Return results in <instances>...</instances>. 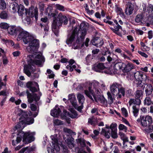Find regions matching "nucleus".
Returning <instances> with one entry per match:
<instances>
[{
    "mask_svg": "<svg viewBox=\"0 0 153 153\" xmlns=\"http://www.w3.org/2000/svg\"><path fill=\"white\" fill-rule=\"evenodd\" d=\"M100 50L98 49H96L92 51V53L94 54H97L99 52Z\"/></svg>",
    "mask_w": 153,
    "mask_h": 153,
    "instance_id": "338daca9",
    "label": "nucleus"
},
{
    "mask_svg": "<svg viewBox=\"0 0 153 153\" xmlns=\"http://www.w3.org/2000/svg\"><path fill=\"white\" fill-rule=\"evenodd\" d=\"M19 7L17 3H14L11 5L10 7L12 8L13 12L15 13L18 10Z\"/></svg>",
    "mask_w": 153,
    "mask_h": 153,
    "instance_id": "c9c22d12",
    "label": "nucleus"
},
{
    "mask_svg": "<svg viewBox=\"0 0 153 153\" xmlns=\"http://www.w3.org/2000/svg\"><path fill=\"white\" fill-rule=\"evenodd\" d=\"M123 63L119 62L116 63L114 66V68L116 70H118L121 69L123 65Z\"/></svg>",
    "mask_w": 153,
    "mask_h": 153,
    "instance_id": "58836bf2",
    "label": "nucleus"
},
{
    "mask_svg": "<svg viewBox=\"0 0 153 153\" xmlns=\"http://www.w3.org/2000/svg\"><path fill=\"white\" fill-rule=\"evenodd\" d=\"M37 9H34L33 7H31L29 9V12L27 14L28 16L26 15V17L25 18V21L26 22H25V23H27V24H30V18H32L34 16L36 18L37 16ZM22 19L23 21L25 20H23V19Z\"/></svg>",
    "mask_w": 153,
    "mask_h": 153,
    "instance_id": "9b49d317",
    "label": "nucleus"
},
{
    "mask_svg": "<svg viewBox=\"0 0 153 153\" xmlns=\"http://www.w3.org/2000/svg\"><path fill=\"white\" fill-rule=\"evenodd\" d=\"M118 94L117 95V99H120L122 97H124L125 94V90L123 87H121L118 89Z\"/></svg>",
    "mask_w": 153,
    "mask_h": 153,
    "instance_id": "393cba45",
    "label": "nucleus"
},
{
    "mask_svg": "<svg viewBox=\"0 0 153 153\" xmlns=\"http://www.w3.org/2000/svg\"><path fill=\"white\" fill-rule=\"evenodd\" d=\"M27 58V64L24 65L23 70L24 72L30 76L31 73H33L35 71V69L32 66L36 65L41 66L42 63L45 61V59L40 52H35L32 55L28 56Z\"/></svg>",
    "mask_w": 153,
    "mask_h": 153,
    "instance_id": "f03ea898",
    "label": "nucleus"
},
{
    "mask_svg": "<svg viewBox=\"0 0 153 153\" xmlns=\"http://www.w3.org/2000/svg\"><path fill=\"white\" fill-rule=\"evenodd\" d=\"M34 133L30 131L24 132L22 131H20L18 134V136L16 138V143H18L21 141L23 138V141L25 144L30 143L33 141L34 138L33 135Z\"/></svg>",
    "mask_w": 153,
    "mask_h": 153,
    "instance_id": "0eeeda50",
    "label": "nucleus"
},
{
    "mask_svg": "<svg viewBox=\"0 0 153 153\" xmlns=\"http://www.w3.org/2000/svg\"><path fill=\"white\" fill-rule=\"evenodd\" d=\"M83 104H81V105L79 106H78V105H77V104H76V106H74L75 108L77 110L79 111L80 112H81L82 111V109L83 108Z\"/></svg>",
    "mask_w": 153,
    "mask_h": 153,
    "instance_id": "5fc2aeb1",
    "label": "nucleus"
},
{
    "mask_svg": "<svg viewBox=\"0 0 153 153\" xmlns=\"http://www.w3.org/2000/svg\"><path fill=\"white\" fill-rule=\"evenodd\" d=\"M26 86L33 92H37L39 90L38 84L35 82H28L27 83Z\"/></svg>",
    "mask_w": 153,
    "mask_h": 153,
    "instance_id": "f8f14e48",
    "label": "nucleus"
},
{
    "mask_svg": "<svg viewBox=\"0 0 153 153\" xmlns=\"http://www.w3.org/2000/svg\"><path fill=\"white\" fill-rule=\"evenodd\" d=\"M146 86L145 87V92L146 96L149 95H151L153 91V88L152 85L150 84H147L146 85Z\"/></svg>",
    "mask_w": 153,
    "mask_h": 153,
    "instance_id": "cd10ccee",
    "label": "nucleus"
},
{
    "mask_svg": "<svg viewBox=\"0 0 153 153\" xmlns=\"http://www.w3.org/2000/svg\"><path fill=\"white\" fill-rule=\"evenodd\" d=\"M119 128L120 130H123L125 132H126L127 130V127L122 124H120L119 125Z\"/></svg>",
    "mask_w": 153,
    "mask_h": 153,
    "instance_id": "3c124183",
    "label": "nucleus"
},
{
    "mask_svg": "<svg viewBox=\"0 0 153 153\" xmlns=\"http://www.w3.org/2000/svg\"><path fill=\"white\" fill-rule=\"evenodd\" d=\"M98 108H92L91 111L92 114L95 113L96 114L99 115L98 112Z\"/></svg>",
    "mask_w": 153,
    "mask_h": 153,
    "instance_id": "864d4df0",
    "label": "nucleus"
},
{
    "mask_svg": "<svg viewBox=\"0 0 153 153\" xmlns=\"http://www.w3.org/2000/svg\"><path fill=\"white\" fill-rule=\"evenodd\" d=\"M77 98L79 103L80 104H83L85 100L84 96L81 94H78L77 95Z\"/></svg>",
    "mask_w": 153,
    "mask_h": 153,
    "instance_id": "f704fd0d",
    "label": "nucleus"
},
{
    "mask_svg": "<svg viewBox=\"0 0 153 153\" xmlns=\"http://www.w3.org/2000/svg\"><path fill=\"white\" fill-rule=\"evenodd\" d=\"M6 4L4 1L0 0V8L1 9H4L6 8Z\"/></svg>",
    "mask_w": 153,
    "mask_h": 153,
    "instance_id": "09e8293b",
    "label": "nucleus"
},
{
    "mask_svg": "<svg viewBox=\"0 0 153 153\" xmlns=\"http://www.w3.org/2000/svg\"><path fill=\"white\" fill-rule=\"evenodd\" d=\"M76 140L78 144L82 147H84L86 146L85 141L83 139L79 138Z\"/></svg>",
    "mask_w": 153,
    "mask_h": 153,
    "instance_id": "4c0bfd02",
    "label": "nucleus"
},
{
    "mask_svg": "<svg viewBox=\"0 0 153 153\" xmlns=\"http://www.w3.org/2000/svg\"><path fill=\"white\" fill-rule=\"evenodd\" d=\"M137 121L140 122L141 126L143 127H146L149 126L152 123V118L149 115L145 116H140V119H138Z\"/></svg>",
    "mask_w": 153,
    "mask_h": 153,
    "instance_id": "1a4fd4ad",
    "label": "nucleus"
},
{
    "mask_svg": "<svg viewBox=\"0 0 153 153\" xmlns=\"http://www.w3.org/2000/svg\"><path fill=\"white\" fill-rule=\"evenodd\" d=\"M18 112V115L21 116L20 120L21 122H19L15 127L16 129L19 128H22L23 127L21 125H22V123L28 125H30L33 123L34 121V120L33 118L30 117V116L27 115L26 113L23 111L21 110H17Z\"/></svg>",
    "mask_w": 153,
    "mask_h": 153,
    "instance_id": "423d86ee",
    "label": "nucleus"
},
{
    "mask_svg": "<svg viewBox=\"0 0 153 153\" xmlns=\"http://www.w3.org/2000/svg\"><path fill=\"white\" fill-rule=\"evenodd\" d=\"M138 53L142 56L145 58H147L148 57V56L146 53L141 51H138Z\"/></svg>",
    "mask_w": 153,
    "mask_h": 153,
    "instance_id": "13d9d810",
    "label": "nucleus"
},
{
    "mask_svg": "<svg viewBox=\"0 0 153 153\" xmlns=\"http://www.w3.org/2000/svg\"><path fill=\"white\" fill-rule=\"evenodd\" d=\"M52 140L53 147L56 151H58L60 150V147L58 144V141L57 138V135L55 134L51 135V137Z\"/></svg>",
    "mask_w": 153,
    "mask_h": 153,
    "instance_id": "dca6fc26",
    "label": "nucleus"
},
{
    "mask_svg": "<svg viewBox=\"0 0 153 153\" xmlns=\"http://www.w3.org/2000/svg\"><path fill=\"white\" fill-rule=\"evenodd\" d=\"M127 7L126 9L125 13L127 15L131 14L134 10L132 5L131 3L128 2L127 4Z\"/></svg>",
    "mask_w": 153,
    "mask_h": 153,
    "instance_id": "5701e85b",
    "label": "nucleus"
},
{
    "mask_svg": "<svg viewBox=\"0 0 153 153\" xmlns=\"http://www.w3.org/2000/svg\"><path fill=\"white\" fill-rule=\"evenodd\" d=\"M70 140L69 139H67V141L68 142V145L70 149H72V148L74 146V144L71 141H69Z\"/></svg>",
    "mask_w": 153,
    "mask_h": 153,
    "instance_id": "6e6d98bb",
    "label": "nucleus"
},
{
    "mask_svg": "<svg viewBox=\"0 0 153 153\" xmlns=\"http://www.w3.org/2000/svg\"><path fill=\"white\" fill-rule=\"evenodd\" d=\"M24 30L21 27H18L16 28V31H19L20 33H21L22 31Z\"/></svg>",
    "mask_w": 153,
    "mask_h": 153,
    "instance_id": "0e129e2a",
    "label": "nucleus"
},
{
    "mask_svg": "<svg viewBox=\"0 0 153 153\" xmlns=\"http://www.w3.org/2000/svg\"><path fill=\"white\" fill-rule=\"evenodd\" d=\"M105 68L103 63H99L93 65L92 68L93 70L96 71L100 72L101 70L105 69Z\"/></svg>",
    "mask_w": 153,
    "mask_h": 153,
    "instance_id": "aec40b11",
    "label": "nucleus"
},
{
    "mask_svg": "<svg viewBox=\"0 0 153 153\" xmlns=\"http://www.w3.org/2000/svg\"><path fill=\"white\" fill-rule=\"evenodd\" d=\"M152 103V101L150 97H147L144 100V104L147 105H150Z\"/></svg>",
    "mask_w": 153,
    "mask_h": 153,
    "instance_id": "37998d69",
    "label": "nucleus"
},
{
    "mask_svg": "<svg viewBox=\"0 0 153 153\" xmlns=\"http://www.w3.org/2000/svg\"><path fill=\"white\" fill-rule=\"evenodd\" d=\"M7 14L5 11H2L0 13V17L3 19H6L7 18Z\"/></svg>",
    "mask_w": 153,
    "mask_h": 153,
    "instance_id": "8fccbe9b",
    "label": "nucleus"
},
{
    "mask_svg": "<svg viewBox=\"0 0 153 153\" xmlns=\"http://www.w3.org/2000/svg\"><path fill=\"white\" fill-rule=\"evenodd\" d=\"M97 123V120L96 118L94 116H92L91 118L88 119V123L93 126H94Z\"/></svg>",
    "mask_w": 153,
    "mask_h": 153,
    "instance_id": "473e14b6",
    "label": "nucleus"
},
{
    "mask_svg": "<svg viewBox=\"0 0 153 153\" xmlns=\"http://www.w3.org/2000/svg\"><path fill=\"white\" fill-rule=\"evenodd\" d=\"M140 13L137 14L135 18V21L137 23L142 22V21L143 20V19L145 17H147L148 18V16H146L145 13Z\"/></svg>",
    "mask_w": 153,
    "mask_h": 153,
    "instance_id": "4be33fe9",
    "label": "nucleus"
},
{
    "mask_svg": "<svg viewBox=\"0 0 153 153\" xmlns=\"http://www.w3.org/2000/svg\"><path fill=\"white\" fill-rule=\"evenodd\" d=\"M63 131H64L65 132L68 133L69 134H71V133L72 132L71 130L70 129L66 128H64L63 129Z\"/></svg>",
    "mask_w": 153,
    "mask_h": 153,
    "instance_id": "680f3d73",
    "label": "nucleus"
},
{
    "mask_svg": "<svg viewBox=\"0 0 153 153\" xmlns=\"http://www.w3.org/2000/svg\"><path fill=\"white\" fill-rule=\"evenodd\" d=\"M91 42L93 45L97 47H100L103 44L102 39L98 37L94 38L91 41Z\"/></svg>",
    "mask_w": 153,
    "mask_h": 153,
    "instance_id": "a211bd4d",
    "label": "nucleus"
},
{
    "mask_svg": "<svg viewBox=\"0 0 153 153\" xmlns=\"http://www.w3.org/2000/svg\"><path fill=\"white\" fill-rule=\"evenodd\" d=\"M117 124L116 123H112L110 126V128L111 130V135L113 138H117L118 137L117 133Z\"/></svg>",
    "mask_w": 153,
    "mask_h": 153,
    "instance_id": "2eb2a0df",
    "label": "nucleus"
},
{
    "mask_svg": "<svg viewBox=\"0 0 153 153\" xmlns=\"http://www.w3.org/2000/svg\"><path fill=\"white\" fill-rule=\"evenodd\" d=\"M134 68L133 65L131 63H128L126 65L124 68L123 71L124 72H127L130 71Z\"/></svg>",
    "mask_w": 153,
    "mask_h": 153,
    "instance_id": "a878e982",
    "label": "nucleus"
},
{
    "mask_svg": "<svg viewBox=\"0 0 153 153\" xmlns=\"http://www.w3.org/2000/svg\"><path fill=\"white\" fill-rule=\"evenodd\" d=\"M71 28L74 29L69 34L66 41L67 44L69 46H72V48L76 49L82 47L84 44L83 42L86 34V29L88 26L84 22H82L80 26L78 25L74 19H71L70 21L69 26Z\"/></svg>",
    "mask_w": 153,
    "mask_h": 153,
    "instance_id": "f257e3e1",
    "label": "nucleus"
},
{
    "mask_svg": "<svg viewBox=\"0 0 153 153\" xmlns=\"http://www.w3.org/2000/svg\"><path fill=\"white\" fill-rule=\"evenodd\" d=\"M56 7L57 9L58 10H59L61 11L64 10V7L63 6L58 4L56 5Z\"/></svg>",
    "mask_w": 153,
    "mask_h": 153,
    "instance_id": "4d7b16f0",
    "label": "nucleus"
},
{
    "mask_svg": "<svg viewBox=\"0 0 153 153\" xmlns=\"http://www.w3.org/2000/svg\"><path fill=\"white\" fill-rule=\"evenodd\" d=\"M20 54V52L19 51H16L14 52L13 53V55L14 56H17Z\"/></svg>",
    "mask_w": 153,
    "mask_h": 153,
    "instance_id": "052dcab7",
    "label": "nucleus"
},
{
    "mask_svg": "<svg viewBox=\"0 0 153 153\" xmlns=\"http://www.w3.org/2000/svg\"><path fill=\"white\" fill-rule=\"evenodd\" d=\"M25 93L27 94L28 102L30 103H32L34 100L36 102L37 101L40 99V97L39 96H37L36 94H32L28 90H27L26 92L25 91L21 92L19 94V95L21 97L25 95Z\"/></svg>",
    "mask_w": 153,
    "mask_h": 153,
    "instance_id": "9d476101",
    "label": "nucleus"
},
{
    "mask_svg": "<svg viewBox=\"0 0 153 153\" xmlns=\"http://www.w3.org/2000/svg\"><path fill=\"white\" fill-rule=\"evenodd\" d=\"M110 53L109 51H107L105 52L104 55L107 58V61L110 62L112 60V58L110 56Z\"/></svg>",
    "mask_w": 153,
    "mask_h": 153,
    "instance_id": "49530a36",
    "label": "nucleus"
},
{
    "mask_svg": "<svg viewBox=\"0 0 153 153\" xmlns=\"http://www.w3.org/2000/svg\"><path fill=\"white\" fill-rule=\"evenodd\" d=\"M71 112L69 113V116L72 118H77L78 117V114L76 111L71 109Z\"/></svg>",
    "mask_w": 153,
    "mask_h": 153,
    "instance_id": "72a5a7b5",
    "label": "nucleus"
},
{
    "mask_svg": "<svg viewBox=\"0 0 153 153\" xmlns=\"http://www.w3.org/2000/svg\"><path fill=\"white\" fill-rule=\"evenodd\" d=\"M143 11L142 13H145L146 16H148V21L151 24H153V6L152 4L148 5L147 10H146V5L145 4L142 5Z\"/></svg>",
    "mask_w": 153,
    "mask_h": 153,
    "instance_id": "6e6552de",
    "label": "nucleus"
},
{
    "mask_svg": "<svg viewBox=\"0 0 153 153\" xmlns=\"http://www.w3.org/2000/svg\"><path fill=\"white\" fill-rule=\"evenodd\" d=\"M99 83L98 82L96 81H94L92 83V87L88 88V90H85V94L92 100H93L92 96L96 100V96L99 95L101 91L100 89L99 88Z\"/></svg>",
    "mask_w": 153,
    "mask_h": 153,
    "instance_id": "20e7f679",
    "label": "nucleus"
},
{
    "mask_svg": "<svg viewBox=\"0 0 153 153\" xmlns=\"http://www.w3.org/2000/svg\"><path fill=\"white\" fill-rule=\"evenodd\" d=\"M53 123L55 125H59L64 124L63 122L57 119H55L53 120Z\"/></svg>",
    "mask_w": 153,
    "mask_h": 153,
    "instance_id": "de8ad7c7",
    "label": "nucleus"
},
{
    "mask_svg": "<svg viewBox=\"0 0 153 153\" xmlns=\"http://www.w3.org/2000/svg\"><path fill=\"white\" fill-rule=\"evenodd\" d=\"M63 106H61L60 108L56 106L55 108L51 111V115L54 117H58L61 111V109L63 110Z\"/></svg>",
    "mask_w": 153,
    "mask_h": 153,
    "instance_id": "412c9836",
    "label": "nucleus"
},
{
    "mask_svg": "<svg viewBox=\"0 0 153 153\" xmlns=\"http://www.w3.org/2000/svg\"><path fill=\"white\" fill-rule=\"evenodd\" d=\"M98 101L101 103L102 106L107 107V101L103 96H100L98 99Z\"/></svg>",
    "mask_w": 153,
    "mask_h": 153,
    "instance_id": "c85d7f7f",
    "label": "nucleus"
},
{
    "mask_svg": "<svg viewBox=\"0 0 153 153\" xmlns=\"http://www.w3.org/2000/svg\"><path fill=\"white\" fill-rule=\"evenodd\" d=\"M120 85L117 83H113L110 86V89L111 93L114 96H117L118 94V89Z\"/></svg>",
    "mask_w": 153,
    "mask_h": 153,
    "instance_id": "4468645a",
    "label": "nucleus"
},
{
    "mask_svg": "<svg viewBox=\"0 0 153 153\" xmlns=\"http://www.w3.org/2000/svg\"><path fill=\"white\" fill-rule=\"evenodd\" d=\"M141 100L140 99H131L129 101L128 103L130 106L132 104L139 105L141 103Z\"/></svg>",
    "mask_w": 153,
    "mask_h": 153,
    "instance_id": "c756f323",
    "label": "nucleus"
},
{
    "mask_svg": "<svg viewBox=\"0 0 153 153\" xmlns=\"http://www.w3.org/2000/svg\"><path fill=\"white\" fill-rule=\"evenodd\" d=\"M41 27L43 28L45 33L48 31L49 27L47 23L46 24L41 23L40 25Z\"/></svg>",
    "mask_w": 153,
    "mask_h": 153,
    "instance_id": "a19ab883",
    "label": "nucleus"
},
{
    "mask_svg": "<svg viewBox=\"0 0 153 153\" xmlns=\"http://www.w3.org/2000/svg\"><path fill=\"white\" fill-rule=\"evenodd\" d=\"M91 59V55H88L85 58L87 62H89Z\"/></svg>",
    "mask_w": 153,
    "mask_h": 153,
    "instance_id": "69168bd1",
    "label": "nucleus"
},
{
    "mask_svg": "<svg viewBox=\"0 0 153 153\" xmlns=\"http://www.w3.org/2000/svg\"><path fill=\"white\" fill-rule=\"evenodd\" d=\"M148 38L149 39H151L153 37L152 31L151 30L149 31L148 32Z\"/></svg>",
    "mask_w": 153,
    "mask_h": 153,
    "instance_id": "e2e57ef3",
    "label": "nucleus"
},
{
    "mask_svg": "<svg viewBox=\"0 0 153 153\" xmlns=\"http://www.w3.org/2000/svg\"><path fill=\"white\" fill-rule=\"evenodd\" d=\"M135 97L136 99H140L143 95V91L142 90H137L135 94Z\"/></svg>",
    "mask_w": 153,
    "mask_h": 153,
    "instance_id": "e433bc0d",
    "label": "nucleus"
},
{
    "mask_svg": "<svg viewBox=\"0 0 153 153\" xmlns=\"http://www.w3.org/2000/svg\"><path fill=\"white\" fill-rule=\"evenodd\" d=\"M102 133H104L105 136L107 138L110 137L111 133H110V129L109 128H107L106 129H102Z\"/></svg>",
    "mask_w": 153,
    "mask_h": 153,
    "instance_id": "2f4dec72",
    "label": "nucleus"
},
{
    "mask_svg": "<svg viewBox=\"0 0 153 153\" xmlns=\"http://www.w3.org/2000/svg\"><path fill=\"white\" fill-rule=\"evenodd\" d=\"M75 62V61L73 59H71L69 61L68 63L69 64L68 65L66 66V68L68 70H69L70 72H72L73 71L74 69L77 71L78 73H80L81 72V71L79 69H77L76 68V66L75 65H73V64ZM78 67L77 68H79V66L78 65Z\"/></svg>",
    "mask_w": 153,
    "mask_h": 153,
    "instance_id": "ddd939ff",
    "label": "nucleus"
},
{
    "mask_svg": "<svg viewBox=\"0 0 153 153\" xmlns=\"http://www.w3.org/2000/svg\"><path fill=\"white\" fill-rule=\"evenodd\" d=\"M68 100L73 106H76V100L73 93L69 94L68 96Z\"/></svg>",
    "mask_w": 153,
    "mask_h": 153,
    "instance_id": "b1692460",
    "label": "nucleus"
},
{
    "mask_svg": "<svg viewBox=\"0 0 153 153\" xmlns=\"http://www.w3.org/2000/svg\"><path fill=\"white\" fill-rule=\"evenodd\" d=\"M68 19L67 17L63 15L61 13H59L57 18H54L52 24L53 31L57 36L58 35V30L57 27L60 26L63 23L64 25H67L68 22Z\"/></svg>",
    "mask_w": 153,
    "mask_h": 153,
    "instance_id": "39448f33",
    "label": "nucleus"
},
{
    "mask_svg": "<svg viewBox=\"0 0 153 153\" xmlns=\"http://www.w3.org/2000/svg\"><path fill=\"white\" fill-rule=\"evenodd\" d=\"M107 94L109 103L110 104H112L114 101V98L112 97L111 93L109 91H108Z\"/></svg>",
    "mask_w": 153,
    "mask_h": 153,
    "instance_id": "79ce46f5",
    "label": "nucleus"
},
{
    "mask_svg": "<svg viewBox=\"0 0 153 153\" xmlns=\"http://www.w3.org/2000/svg\"><path fill=\"white\" fill-rule=\"evenodd\" d=\"M148 67L146 66L144 68H140V70L145 72H148Z\"/></svg>",
    "mask_w": 153,
    "mask_h": 153,
    "instance_id": "774afa93",
    "label": "nucleus"
},
{
    "mask_svg": "<svg viewBox=\"0 0 153 153\" xmlns=\"http://www.w3.org/2000/svg\"><path fill=\"white\" fill-rule=\"evenodd\" d=\"M114 153H120V151L117 146L114 147V150L113 151Z\"/></svg>",
    "mask_w": 153,
    "mask_h": 153,
    "instance_id": "bf43d9fd",
    "label": "nucleus"
},
{
    "mask_svg": "<svg viewBox=\"0 0 153 153\" xmlns=\"http://www.w3.org/2000/svg\"><path fill=\"white\" fill-rule=\"evenodd\" d=\"M18 13L19 16L22 17L23 19V17H25L27 15L29 10L27 9H25V7L22 5H20L18 11Z\"/></svg>",
    "mask_w": 153,
    "mask_h": 153,
    "instance_id": "f3484780",
    "label": "nucleus"
},
{
    "mask_svg": "<svg viewBox=\"0 0 153 153\" xmlns=\"http://www.w3.org/2000/svg\"><path fill=\"white\" fill-rule=\"evenodd\" d=\"M7 29L8 33L10 35H13L16 33V27L14 26H9Z\"/></svg>",
    "mask_w": 153,
    "mask_h": 153,
    "instance_id": "7c9ffc66",
    "label": "nucleus"
},
{
    "mask_svg": "<svg viewBox=\"0 0 153 153\" xmlns=\"http://www.w3.org/2000/svg\"><path fill=\"white\" fill-rule=\"evenodd\" d=\"M134 77L137 80H143V81H146L148 78L146 75H143L142 73L139 71H137L134 74Z\"/></svg>",
    "mask_w": 153,
    "mask_h": 153,
    "instance_id": "6ab92c4d",
    "label": "nucleus"
},
{
    "mask_svg": "<svg viewBox=\"0 0 153 153\" xmlns=\"http://www.w3.org/2000/svg\"><path fill=\"white\" fill-rule=\"evenodd\" d=\"M30 108L31 110L33 111H37V113L36 112V114L34 115V117H35L37 115L38 111L39 108V107H37V106L34 104H30Z\"/></svg>",
    "mask_w": 153,
    "mask_h": 153,
    "instance_id": "ea45409f",
    "label": "nucleus"
},
{
    "mask_svg": "<svg viewBox=\"0 0 153 153\" xmlns=\"http://www.w3.org/2000/svg\"><path fill=\"white\" fill-rule=\"evenodd\" d=\"M8 24L5 22H2L0 24V27L1 29L7 30L9 27Z\"/></svg>",
    "mask_w": 153,
    "mask_h": 153,
    "instance_id": "c03bdc74",
    "label": "nucleus"
},
{
    "mask_svg": "<svg viewBox=\"0 0 153 153\" xmlns=\"http://www.w3.org/2000/svg\"><path fill=\"white\" fill-rule=\"evenodd\" d=\"M122 114L125 117H127L128 116V113L126 109L124 108H121Z\"/></svg>",
    "mask_w": 153,
    "mask_h": 153,
    "instance_id": "603ef678",
    "label": "nucleus"
},
{
    "mask_svg": "<svg viewBox=\"0 0 153 153\" xmlns=\"http://www.w3.org/2000/svg\"><path fill=\"white\" fill-rule=\"evenodd\" d=\"M114 28L111 27L110 29L115 33L119 36L121 35V33L118 31L120 29H122V27L121 26L119 25H117V26H115L114 27Z\"/></svg>",
    "mask_w": 153,
    "mask_h": 153,
    "instance_id": "bb28decb",
    "label": "nucleus"
},
{
    "mask_svg": "<svg viewBox=\"0 0 153 153\" xmlns=\"http://www.w3.org/2000/svg\"><path fill=\"white\" fill-rule=\"evenodd\" d=\"M18 38L19 39H22L25 44H28L26 49L29 52L32 53L36 51L39 48V40L34 39L28 32L24 30L19 33Z\"/></svg>",
    "mask_w": 153,
    "mask_h": 153,
    "instance_id": "7ed1b4c3",
    "label": "nucleus"
},
{
    "mask_svg": "<svg viewBox=\"0 0 153 153\" xmlns=\"http://www.w3.org/2000/svg\"><path fill=\"white\" fill-rule=\"evenodd\" d=\"M133 108V112L134 115L136 117L138 115L139 109L137 108L134 105L132 107Z\"/></svg>",
    "mask_w": 153,
    "mask_h": 153,
    "instance_id": "a18cd8bd",
    "label": "nucleus"
}]
</instances>
